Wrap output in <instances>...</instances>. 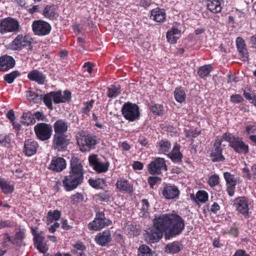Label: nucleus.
<instances>
[{
  "mask_svg": "<svg viewBox=\"0 0 256 256\" xmlns=\"http://www.w3.org/2000/svg\"><path fill=\"white\" fill-rule=\"evenodd\" d=\"M0 188L2 192L5 194L12 193L14 190L13 184L4 179L0 178Z\"/></svg>",
  "mask_w": 256,
  "mask_h": 256,
  "instance_id": "nucleus-34",
  "label": "nucleus"
},
{
  "mask_svg": "<svg viewBox=\"0 0 256 256\" xmlns=\"http://www.w3.org/2000/svg\"><path fill=\"white\" fill-rule=\"evenodd\" d=\"M53 96V102L56 104L65 102L70 98L71 93L68 90H65L63 94L61 91L52 92Z\"/></svg>",
  "mask_w": 256,
  "mask_h": 256,
  "instance_id": "nucleus-27",
  "label": "nucleus"
},
{
  "mask_svg": "<svg viewBox=\"0 0 256 256\" xmlns=\"http://www.w3.org/2000/svg\"><path fill=\"white\" fill-rule=\"evenodd\" d=\"M116 186L120 191L128 193L130 195L132 194L134 190L133 185L123 178L118 179Z\"/></svg>",
  "mask_w": 256,
  "mask_h": 256,
  "instance_id": "nucleus-18",
  "label": "nucleus"
},
{
  "mask_svg": "<svg viewBox=\"0 0 256 256\" xmlns=\"http://www.w3.org/2000/svg\"><path fill=\"white\" fill-rule=\"evenodd\" d=\"M26 98L30 102L38 103L42 99V95L38 94L34 92L29 91L26 92Z\"/></svg>",
  "mask_w": 256,
  "mask_h": 256,
  "instance_id": "nucleus-43",
  "label": "nucleus"
},
{
  "mask_svg": "<svg viewBox=\"0 0 256 256\" xmlns=\"http://www.w3.org/2000/svg\"><path fill=\"white\" fill-rule=\"evenodd\" d=\"M14 65L15 60L12 56H4L0 58V70H8L12 68Z\"/></svg>",
  "mask_w": 256,
  "mask_h": 256,
  "instance_id": "nucleus-28",
  "label": "nucleus"
},
{
  "mask_svg": "<svg viewBox=\"0 0 256 256\" xmlns=\"http://www.w3.org/2000/svg\"><path fill=\"white\" fill-rule=\"evenodd\" d=\"M84 198L83 195L80 192H76L74 194L72 195L70 197V202L73 204L82 202Z\"/></svg>",
  "mask_w": 256,
  "mask_h": 256,
  "instance_id": "nucleus-48",
  "label": "nucleus"
},
{
  "mask_svg": "<svg viewBox=\"0 0 256 256\" xmlns=\"http://www.w3.org/2000/svg\"><path fill=\"white\" fill-rule=\"evenodd\" d=\"M90 165L97 173H104L108 170L110 163L108 161L102 162L97 154H92L88 158Z\"/></svg>",
  "mask_w": 256,
  "mask_h": 256,
  "instance_id": "nucleus-9",
  "label": "nucleus"
},
{
  "mask_svg": "<svg viewBox=\"0 0 256 256\" xmlns=\"http://www.w3.org/2000/svg\"><path fill=\"white\" fill-rule=\"evenodd\" d=\"M167 170V166L164 158H156L148 166V172L152 175H159L162 171L166 172Z\"/></svg>",
  "mask_w": 256,
  "mask_h": 256,
  "instance_id": "nucleus-8",
  "label": "nucleus"
},
{
  "mask_svg": "<svg viewBox=\"0 0 256 256\" xmlns=\"http://www.w3.org/2000/svg\"><path fill=\"white\" fill-rule=\"evenodd\" d=\"M182 248V244L176 241L168 244L166 246L165 251L168 254H174L178 253Z\"/></svg>",
  "mask_w": 256,
  "mask_h": 256,
  "instance_id": "nucleus-33",
  "label": "nucleus"
},
{
  "mask_svg": "<svg viewBox=\"0 0 256 256\" xmlns=\"http://www.w3.org/2000/svg\"><path fill=\"white\" fill-rule=\"evenodd\" d=\"M78 134L76 138L77 144L80 151L82 152H88L91 149L94 148L95 146L99 142L96 136L85 134L84 131L80 132Z\"/></svg>",
  "mask_w": 256,
  "mask_h": 256,
  "instance_id": "nucleus-3",
  "label": "nucleus"
},
{
  "mask_svg": "<svg viewBox=\"0 0 256 256\" xmlns=\"http://www.w3.org/2000/svg\"><path fill=\"white\" fill-rule=\"evenodd\" d=\"M180 146L176 143L173 147L171 152H169L167 154L174 162H180L182 161V154L180 152Z\"/></svg>",
  "mask_w": 256,
  "mask_h": 256,
  "instance_id": "nucleus-29",
  "label": "nucleus"
},
{
  "mask_svg": "<svg viewBox=\"0 0 256 256\" xmlns=\"http://www.w3.org/2000/svg\"><path fill=\"white\" fill-rule=\"evenodd\" d=\"M222 139L216 138L214 144V148L210 153V156L213 162H222L225 158L222 154V148H221Z\"/></svg>",
  "mask_w": 256,
  "mask_h": 256,
  "instance_id": "nucleus-14",
  "label": "nucleus"
},
{
  "mask_svg": "<svg viewBox=\"0 0 256 256\" xmlns=\"http://www.w3.org/2000/svg\"><path fill=\"white\" fill-rule=\"evenodd\" d=\"M66 168V160L60 157L54 158L48 166V169L56 172H60Z\"/></svg>",
  "mask_w": 256,
  "mask_h": 256,
  "instance_id": "nucleus-19",
  "label": "nucleus"
},
{
  "mask_svg": "<svg viewBox=\"0 0 256 256\" xmlns=\"http://www.w3.org/2000/svg\"><path fill=\"white\" fill-rule=\"evenodd\" d=\"M190 198L196 204H204L206 202L208 199V194L207 192L204 190H198L194 195L190 194Z\"/></svg>",
  "mask_w": 256,
  "mask_h": 256,
  "instance_id": "nucleus-30",
  "label": "nucleus"
},
{
  "mask_svg": "<svg viewBox=\"0 0 256 256\" xmlns=\"http://www.w3.org/2000/svg\"><path fill=\"white\" fill-rule=\"evenodd\" d=\"M42 14L44 18L50 20H56L58 16L56 6L54 4L46 6L44 9Z\"/></svg>",
  "mask_w": 256,
  "mask_h": 256,
  "instance_id": "nucleus-25",
  "label": "nucleus"
},
{
  "mask_svg": "<svg viewBox=\"0 0 256 256\" xmlns=\"http://www.w3.org/2000/svg\"><path fill=\"white\" fill-rule=\"evenodd\" d=\"M10 142V139L9 136L4 134H0V143L3 144L4 146H6L7 144H9Z\"/></svg>",
  "mask_w": 256,
  "mask_h": 256,
  "instance_id": "nucleus-58",
  "label": "nucleus"
},
{
  "mask_svg": "<svg viewBox=\"0 0 256 256\" xmlns=\"http://www.w3.org/2000/svg\"><path fill=\"white\" fill-rule=\"evenodd\" d=\"M162 106L158 104H154L151 106V111L155 114H160L162 112Z\"/></svg>",
  "mask_w": 256,
  "mask_h": 256,
  "instance_id": "nucleus-55",
  "label": "nucleus"
},
{
  "mask_svg": "<svg viewBox=\"0 0 256 256\" xmlns=\"http://www.w3.org/2000/svg\"><path fill=\"white\" fill-rule=\"evenodd\" d=\"M88 182L90 186L96 189L103 188L106 186V181L104 178L90 179Z\"/></svg>",
  "mask_w": 256,
  "mask_h": 256,
  "instance_id": "nucleus-39",
  "label": "nucleus"
},
{
  "mask_svg": "<svg viewBox=\"0 0 256 256\" xmlns=\"http://www.w3.org/2000/svg\"><path fill=\"white\" fill-rule=\"evenodd\" d=\"M20 24L15 19L7 18L0 20V32L2 34L7 32H18Z\"/></svg>",
  "mask_w": 256,
  "mask_h": 256,
  "instance_id": "nucleus-10",
  "label": "nucleus"
},
{
  "mask_svg": "<svg viewBox=\"0 0 256 256\" xmlns=\"http://www.w3.org/2000/svg\"><path fill=\"white\" fill-rule=\"evenodd\" d=\"M212 70V67L210 64L205 65L200 67L198 70V75L202 78L207 76Z\"/></svg>",
  "mask_w": 256,
  "mask_h": 256,
  "instance_id": "nucleus-45",
  "label": "nucleus"
},
{
  "mask_svg": "<svg viewBox=\"0 0 256 256\" xmlns=\"http://www.w3.org/2000/svg\"><path fill=\"white\" fill-rule=\"evenodd\" d=\"M149 202L146 199H143L141 201L140 206V212L139 215L140 217L146 216L148 214Z\"/></svg>",
  "mask_w": 256,
  "mask_h": 256,
  "instance_id": "nucleus-41",
  "label": "nucleus"
},
{
  "mask_svg": "<svg viewBox=\"0 0 256 256\" xmlns=\"http://www.w3.org/2000/svg\"><path fill=\"white\" fill-rule=\"evenodd\" d=\"M94 101L91 100L85 104L84 107L82 109V112L84 114H88L92 108Z\"/></svg>",
  "mask_w": 256,
  "mask_h": 256,
  "instance_id": "nucleus-54",
  "label": "nucleus"
},
{
  "mask_svg": "<svg viewBox=\"0 0 256 256\" xmlns=\"http://www.w3.org/2000/svg\"><path fill=\"white\" fill-rule=\"evenodd\" d=\"M61 213L58 210H54V211H49L47 215V224H49L52 222L54 221L58 220L60 217Z\"/></svg>",
  "mask_w": 256,
  "mask_h": 256,
  "instance_id": "nucleus-40",
  "label": "nucleus"
},
{
  "mask_svg": "<svg viewBox=\"0 0 256 256\" xmlns=\"http://www.w3.org/2000/svg\"><path fill=\"white\" fill-rule=\"evenodd\" d=\"M28 38L22 34L18 35L15 38L7 45V48L12 50H21L22 48L30 45Z\"/></svg>",
  "mask_w": 256,
  "mask_h": 256,
  "instance_id": "nucleus-12",
  "label": "nucleus"
},
{
  "mask_svg": "<svg viewBox=\"0 0 256 256\" xmlns=\"http://www.w3.org/2000/svg\"><path fill=\"white\" fill-rule=\"evenodd\" d=\"M236 44L238 50L241 56L244 58H247V50L243 39L240 37H238L236 40Z\"/></svg>",
  "mask_w": 256,
  "mask_h": 256,
  "instance_id": "nucleus-36",
  "label": "nucleus"
},
{
  "mask_svg": "<svg viewBox=\"0 0 256 256\" xmlns=\"http://www.w3.org/2000/svg\"><path fill=\"white\" fill-rule=\"evenodd\" d=\"M165 10L156 8L150 11V18L157 22H162L166 19Z\"/></svg>",
  "mask_w": 256,
  "mask_h": 256,
  "instance_id": "nucleus-21",
  "label": "nucleus"
},
{
  "mask_svg": "<svg viewBox=\"0 0 256 256\" xmlns=\"http://www.w3.org/2000/svg\"><path fill=\"white\" fill-rule=\"evenodd\" d=\"M44 102L45 105L50 110H52V101L53 100V96L52 92L46 94L44 97Z\"/></svg>",
  "mask_w": 256,
  "mask_h": 256,
  "instance_id": "nucleus-49",
  "label": "nucleus"
},
{
  "mask_svg": "<svg viewBox=\"0 0 256 256\" xmlns=\"http://www.w3.org/2000/svg\"><path fill=\"white\" fill-rule=\"evenodd\" d=\"M39 148L38 142L32 139L26 140L24 142L23 152L28 156L35 154Z\"/></svg>",
  "mask_w": 256,
  "mask_h": 256,
  "instance_id": "nucleus-17",
  "label": "nucleus"
},
{
  "mask_svg": "<svg viewBox=\"0 0 256 256\" xmlns=\"http://www.w3.org/2000/svg\"><path fill=\"white\" fill-rule=\"evenodd\" d=\"M224 178L226 182V186H236V180L233 174L229 172H225L224 174Z\"/></svg>",
  "mask_w": 256,
  "mask_h": 256,
  "instance_id": "nucleus-46",
  "label": "nucleus"
},
{
  "mask_svg": "<svg viewBox=\"0 0 256 256\" xmlns=\"http://www.w3.org/2000/svg\"><path fill=\"white\" fill-rule=\"evenodd\" d=\"M207 9L214 14L220 13L222 8L224 0H204Z\"/></svg>",
  "mask_w": 256,
  "mask_h": 256,
  "instance_id": "nucleus-20",
  "label": "nucleus"
},
{
  "mask_svg": "<svg viewBox=\"0 0 256 256\" xmlns=\"http://www.w3.org/2000/svg\"><path fill=\"white\" fill-rule=\"evenodd\" d=\"M20 76V72L18 70H14L12 72L6 74L4 76V80L8 84H12L14 80Z\"/></svg>",
  "mask_w": 256,
  "mask_h": 256,
  "instance_id": "nucleus-44",
  "label": "nucleus"
},
{
  "mask_svg": "<svg viewBox=\"0 0 256 256\" xmlns=\"http://www.w3.org/2000/svg\"><path fill=\"white\" fill-rule=\"evenodd\" d=\"M32 230L36 246L40 252L44 253L47 250L48 248L46 244L44 242L43 236L41 235L42 232H38L36 227L32 228Z\"/></svg>",
  "mask_w": 256,
  "mask_h": 256,
  "instance_id": "nucleus-15",
  "label": "nucleus"
},
{
  "mask_svg": "<svg viewBox=\"0 0 256 256\" xmlns=\"http://www.w3.org/2000/svg\"><path fill=\"white\" fill-rule=\"evenodd\" d=\"M98 196L100 201L104 202H108L110 198V192L108 191L100 192Z\"/></svg>",
  "mask_w": 256,
  "mask_h": 256,
  "instance_id": "nucleus-51",
  "label": "nucleus"
},
{
  "mask_svg": "<svg viewBox=\"0 0 256 256\" xmlns=\"http://www.w3.org/2000/svg\"><path fill=\"white\" fill-rule=\"evenodd\" d=\"M158 218L164 227L166 239L180 235L184 229V219L175 212L162 214Z\"/></svg>",
  "mask_w": 256,
  "mask_h": 256,
  "instance_id": "nucleus-1",
  "label": "nucleus"
},
{
  "mask_svg": "<svg viewBox=\"0 0 256 256\" xmlns=\"http://www.w3.org/2000/svg\"><path fill=\"white\" fill-rule=\"evenodd\" d=\"M158 144L160 153L167 154L170 152L172 144L169 141L166 140H161Z\"/></svg>",
  "mask_w": 256,
  "mask_h": 256,
  "instance_id": "nucleus-35",
  "label": "nucleus"
},
{
  "mask_svg": "<svg viewBox=\"0 0 256 256\" xmlns=\"http://www.w3.org/2000/svg\"><path fill=\"white\" fill-rule=\"evenodd\" d=\"M68 142L66 134H54L53 144L55 148H62L66 147Z\"/></svg>",
  "mask_w": 256,
  "mask_h": 256,
  "instance_id": "nucleus-26",
  "label": "nucleus"
},
{
  "mask_svg": "<svg viewBox=\"0 0 256 256\" xmlns=\"http://www.w3.org/2000/svg\"><path fill=\"white\" fill-rule=\"evenodd\" d=\"M28 78L39 84H44L46 81V75L37 70L30 72L28 74Z\"/></svg>",
  "mask_w": 256,
  "mask_h": 256,
  "instance_id": "nucleus-22",
  "label": "nucleus"
},
{
  "mask_svg": "<svg viewBox=\"0 0 256 256\" xmlns=\"http://www.w3.org/2000/svg\"><path fill=\"white\" fill-rule=\"evenodd\" d=\"M112 222L110 220L106 218L103 212H98L94 220L88 224V228L90 230L97 231L110 226Z\"/></svg>",
  "mask_w": 256,
  "mask_h": 256,
  "instance_id": "nucleus-7",
  "label": "nucleus"
},
{
  "mask_svg": "<svg viewBox=\"0 0 256 256\" xmlns=\"http://www.w3.org/2000/svg\"><path fill=\"white\" fill-rule=\"evenodd\" d=\"M54 134H65L68 130V122L62 120H56L54 124Z\"/></svg>",
  "mask_w": 256,
  "mask_h": 256,
  "instance_id": "nucleus-31",
  "label": "nucleus"
},
{
  "mask_svg": "<svg viewBox=\"0 0 256 256\" xmlns=\"http://www.w3.org/2000/svg\"><path fill=\"white\" fill-rule=\"evenodd\" d=\"M222 138L228 142L230 146L236 152L240 154H246L248 152V146L245 144L242 138L234 136L230 134L224 133Z\"/></svg>",
  "mask_w": 256,
  "mask_h": 256,
  "instance_id": "nucleus-4",
  "label": "nucleus"
},
{
  "mask_svg": "<svg viewBox=\"0 0 256 256\" xmlns=\"http://www.w3.org/2000/svg\"><path fill=\"white\" fill-rule=\"evenodd\" d=\"M234 205L236 210L240 214H248L249 208L247 199L245 197H239L236 198Z\"/></svg>",
  "mask_w": 256,
  "mask_h": 256,
  "instance_id": "nucleus-23",
  "label": "nucleus"
},
{
  "mask_svg": "<svg viewBox=\"0 0 256 256\" xmlns=\"http://www.w3.org/2000/svg\"><path fill=\"white\" fill-rule=\"evenodd\" d=\"M219 177L216 174L212 175L208 180V184L211 187H214L219 183Z\"/></svg>",
  "mask_w": 256,
  "mask_h": 256,
  "instance_id": "nucleus-50",
  "label": "nucleus"
},
{
  "mask_svg": "<svg viewBox=\"0 0 256 256\" xmlns=\"http://www.w3.org/2000/svg\"><path fill=\"white\" fill-rule=\"evenodd\" d=\"M120 92V86L118 84H114L108 88L107 96L108 98H114L118 96Z\"/></svg>",
  "mask_w": 256,
  "mask_h": 256,
  "instance_id": "nucleus-38",
  "label": "nucleus"
},
{
  "mask_svg": "<svg viewBox=\"0 0 256 256\" xmlns=\"http://www.w3.org/2000/svg\"><path fill=\"white\" fill-rule=\"evenodd\" d=\"M32 28L34 34L39 36L48 35L51 31L50 25L42 20L34 21L32 24Z\"/></svg>",
  "mask_w": 256,
  "mask_h": 256,
  "instance_id": "nucleus-13",
  "label": "nucleus"
},
{
  "mask_svg": "<svg viewBox=\"0 0 256 256\" xmlns=\"http://www.w3.org/2000/svg\"><path fill=\"white\" fill-rule=\"evenodd\" d=\"M138 252V255L140 256L145 254L152 252V251L148 246L145 244H142L139 247Z\"/></svg>",
  "mask_w": 256,
  "mask_h": 256,
  "instance_id": "nucleus-53",
  "label": "nucleus"
},
{
  "mask_svg": "<svg viewBox=\"0 0 256 256\" xmlns=\"http://www.w3.org/2000/svg\"><path fill=\"white\" fill-rule=\"evenodd\" d=\"M180 31L178 28H172L166 33V38L170 44H175L179 38Z\"/></svg>",
  "mask_w": 256,
  "mask_h": 256,
  "instance_id": "nucleus-32",
  "label": "nucleus"
},
{
  "mask_svg": "<svg viewBox=\"0 0 256 256\" xmlns=\"http://www.w3.org/2000/svg\"><path fill=\"white\" fill-rule=\"evenodd\" d=\"M84 170L80 160L72 157L70 162L69 174L66 176L62 184L66 191L70 192L76 189L84 180Z\"/></svg>",
  "mask_w": 256,
  "mask_h": 256,
  "instance_id": "nucleus-2",
  "label": "nucleus"
},
{
  "mask_svg": "<svg viewBox=\"0 0 256 256\" xmlns=\"http://www.w3.org/2000/svg\"><path fill=\"white\" fill-rule=\"evenodd\" d=\"M152 4L150 0H140V6L146 8H148Z\"/></svg>",
  "mask_w": 256,
  "mask_h": 256,
  "instance_id": "nucleus-62",
  "label": "nucleus"
},
{
  "mask_svg": "<svg viewBox=\"0 0 256 256\" xmlns=\"http://www.w3.org/2000/svg\"><path fill=\"white\" fill-rule=\"evenodd\" d=\"M162 194L166 199L173 200L178 198L180 190L174 184H166Z\"/></svg>",
  "mask_w": 256,
  "mask_h": 256,
  "instance_id": "nucleus-16",
  "label": "nucleus"
},
{
  "mask_svg": "<svg viewBox=\"0 0 256 256\" xmlns=\"http://www.w3.org/2000/svg\"><path fill=\"white\" fill-rule=\"evenodd\" d=\"M185 136L186 138H196L200 134V132L196 130H184Z\"/></svg>",
  "mask_w": 256,
  "mask_h": 256,
  "instance_id": "nucleus-56",
  "label": "nucleus"
},
{
  "mask_svg": "<svg viewBox=\"0 0 256 256\" xmlns=\"http://www.w3.org/2000/svg\"><path fill=\"white\" fill-rule=\"evenodd\" d=\"M243 100L242 96L238 94H232L230 96V100L234 103H240Z\"/></svg>",
  "mask_w": 256,
  "mask_h": 256,
  "instance_id": "nucleus-57",
  "label": "nucleus"
},
{
  "mask_svg": "<svg viewBox=\"0 0 256 256\" xmlns=\"http://www.w3.org/2000/svg\"><path fill=\"white\" fill-rule=\"evenodd\" d=\"M162 178L158 176H150L148 180V182L152 188H154V186L158 183L161 182Z\"/></svg>",
  "mask_w": 256,
  "mask_h": 256,
  "instance_id": "nucleus-52",
  "label": "nucleus"
},
{
  "mask_svg": "<svg viewBox=\"0 0 256 256\" xmlns=\"http://www.w3.org/2000/svg\"><path fill=\"white\" fill-rule=\"evenodd\" d=\"M34 130L38 140L45 141L50 138L52 133V127L50 124L38 123L34 126Z\"/></svg>",
  "mask_w": 256,
  "mask_h": 256,
  "instance_id": "nucleus-11",
  "label": "nucleus"
},
{
  "mask_svg": "<svg viewBox=\"0 0 256 256\" xmlns=\"http://www.w3.org/2000/svg\"><path fill=\"white\" fill-rule=\"evenodd\" d=\"M174 96L176 101L180 103L183 102L185 100L186 97L185 92L181 88H176L175 90Z\"/></svg>",
  "mask_w": 256,
  "mask_h": 256,
  "instance_id": "nucleus-42",
  "label": "nucleus"
},
{
  "mask_svg": "<svg viewBox=\"0 0 256 256\" xmlns=\"http://www.w3.org/2000/svg\"><path fill=\"white\" fill-rule=\"evenodd\" d=\"M232 256H250L245 250H237Z\"/></svg>",
  "mask_w": 256,
  "mask_h": 256,
  "instance_id": "nucleus-64",
  "label": "nucleus"
},
{
  "mask_svg": "<svg viewBox=\"0 0 256 256\" xmlns=\"http://www.w3.org/2000/svg\"><path fill=\"white\" fill-rule=\"evenodd\" d=\"M122 113L125 119L134 122L139 119L140 112L138 106L130 102L124 103L122 108Z\"/></svg>",
  "mask_w": 256,
  "mask_h": 256,
  "instance_id": "nucleus-6",
  "label": "nucleus"
},
{
  "mask_svg": "<svg viewBox=\"0 0 256 256\" xmlns=\"http://www.w3.org/2000/svg\"><path fill=\"white\" fill-rule=\"evenodd\" d=\"M164 232V227L158 218L156 216L154 220V226L146 232V240L152 243L157 242L162 238Z\"/></svg>",
  "mask_w": 256,
  "mask_h": 256,
  "instance_id": "nucleus-5",
  "label": "nucleus"
},
{
  "mask_svg": "<svg viewBox=\"0 0 256 256\" xmlns=\"http://www.w3.org/2000/svg\"><path fill=\"white\" fill-rule=\"evenodd\" d=\"M111 240V234L109 230H104L98 233L94 238L96 244L101 246H105Z\"/></svg>",
  "mask_w": 256,
  "mask_h": 256,
  "instance_id": "nucleus-24",
  "label": "nucleus"
},
{
  "mask_svg": "<svg viewBox=\"0 0 256 256\" xmlns=\"http://www.w3.org/2000/svg\"><path fill=\"white\" fill-rule=\"evenodd\" d=\"M4 236L5 238L2 244L4 248L7 246V243L8 242H11L12 243L14 244V242L12 240L11 238L7 234H4Z\"/></svg>",
  "mask_w": 256,
  "mask_h": 256,
  "instance_id": "nucleus-60",
  "label": "nucleus"
},
{
  "mask_svg": "<svg viewBox=\"0 0 256 256\" xmlns=\"http://www.w3.org/2000/svg\"><path fill=\"white\" fill-rule=\"evenodd\" d=\"M244 96L248 100H256L255 90L252 88H247L245 89L244 91Z\"/></svg>",
  "mask_w": 256,
  "mask_h": 256,
  "instance_id": "nucleus-47",
  "label": "nucleus"
},
{
  "mask_svg": "<svg viewBox=\"0 0 256 256\" xmlns=\"http://www.w3.org/2000/svg\"><path fill=\"white\" fill-rule=\"evenodd\" d=\"M86 250V246L82 242H78L74 245L73 248L71 252L72 254H76L77 256H86L84 251Z\"/></svg>",
  "mask_w": 256,
  "mask_h": 256,
  "instance_id": "nucleus-37",
  "label": "nucleus"
},
{
  "mask_svg": "<svg viewBox=\"0 0 256 256\" xmlns=\"http://www.w3.org/2000/svg\"><path fill=\"white\" fill-rule=\"evenodd\" d=\"M246 131L248 134H256V124L246 126Z\"/></svg>",
  "mask_w": 256,
  "mask_h": 256,
  "instance_id": "nucleus-59",
  "label": "nucleus"
},
{
  "mask_svg": "<svg viewBox=\"0 0 256 256\" xmlns=\"http://www.w3.org/2000/svg\"><path fill=\"white\" fill-rule=\"evenodd\" d=\"M92 64L90 62H86L84 63V68H85V70H86L89 74H91L92 70Z\"/></svg>",
  "mask_w": 256,
  "mask_h": 256,
  "instance_id": "nucleus-63",
  "label": "nucleus"
},
{
  "mask_svg": "<svg viewBox=\"0 0 256 256\" xmlns=\"http://www.w3.org/2000/svg\"><path fill=\"white\" fill-rule=\"evenodd\" d=\"M132 168L136 170H141L143 168L144 165L141 162L136 161L132 164Z\"/></svg>",
  "mask_w": 256,
  "mask_h": 256,
  "instance_id": "nucleus-61",
  "label": "nucleus"
}]
</instances>
